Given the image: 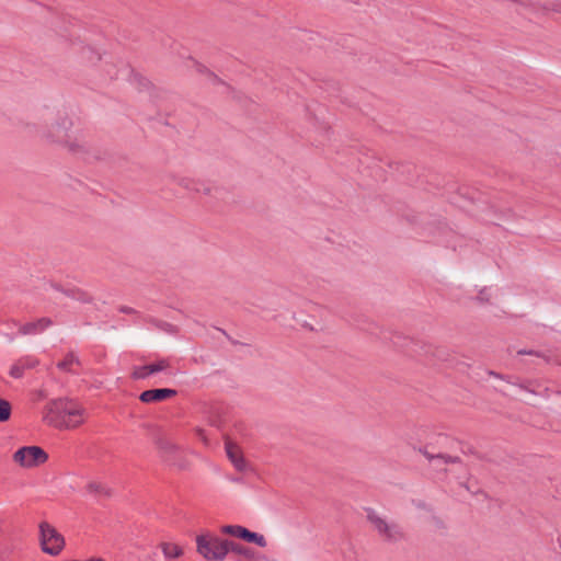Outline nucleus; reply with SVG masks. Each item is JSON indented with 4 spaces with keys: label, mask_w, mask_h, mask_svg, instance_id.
Returning a JSON list of instances; mask_svg holds the SVG:
<instances>
[{
    "label": "nucleus",
    "mask_w": 561,
    "mask_h": 561,
    "mask_svg": "<svg viewBox=\"0 0 561 561\" xmlns=\"http://www.w3.org/2000/svg\"><path fill=\"white\" fill-rule=\"evenodd\" d=\"M151 376L149 364L136 366L133 369L131 377L134 379H146Z\"/></svg>",
    "instance_id": "21"
},
{
    "label": "nucleus",
    "mask_w": 561,
    "mask_h": 561,
    "mask_svg": "<svg viewBox=\"0 0 561 561\" xmlns=\"http://www.w3.org/2000/svg\"><path fill=\"white\" fill-rule=\"evenodd\" d=\"M517 354L518 355H533V356H537V357L543 358L546 362H549V357L545 353L538 352V351H534V350L523 348V350L517 351Z\"/></svg>",
    "instance_id": "23"
},
{
    "label": "nucleus",
    "mask_w": 561,
    "mask_h": 561,
    "mask_svg": "<svg viewBox=\"0 0 561 561\" xmlns=\"http://www.w3.org/2000/svg\"><path fill=\"white\" fill-rule=\"evenodd\" d=\"M47 459V453L38 446H24L13 454V460L23 468L38 467Z\"/></svg>",
    "instance_id": "6"
},
{
    "label": "nucleus",
    "mask_w": 561,
    "mask_h": 561,
    "mask_svg": "<svg viewBox=\"0 0 561 561\" xmlns=\"http://www.w3.org/2000/svg\"><path fill=\"white\" fill-rule=\"evenodd\" d=\"M420 451L430 462L437 461L440 463L442 460L437 459V454L428 453L426 449H420Z\"/></svg>",
    "instance_id": "24"
},
{
    "label": "nucleus",
    "mask_w": 561,
    "mask_h": 561,
    "mask_svg": "<svg viewBox=\"0 0 561 561\" xmlns=\"http://www.w3.org/2000/svg\"><path fill=\"white\" fill-rule=\"evenodd\" d=\"M471 453V449L463 450V454Z\"/></svg>",
    "instance_id": "30"
},
{
    "label": "nucleus",
    "mask_w": 561,
    "mask_h": 561,
    "mask_svg": "<svg viewBox=\"0 0 561 561\" xmlns=\"http://www.w3.org/2000/svg\"><path fill=\"white\" fill-rule=\"evenodd\" d=\"M478 299L481 300V301H488V298H486V289H483L480 291L479 296H478Z\"/></svg>",
    "instance_id": "25"
},
{
    "label": "nucleus",
    "mask_w": 561,
    "mask_h": 561,
    "mask_svg": "<svg viewBox=\"0 0 561 561\" xmlns=\"http://www.w3.org/2000/svg\"><path fill=\"white\" fill-rule=\"evenodd\" d=\"M118 77V73L115 72L114 75L111 73V79H114V78H117Z\"/></svg>",
    "instance_id": "29"
},
{
    "label": "nucleus",
    "mask_w": 561,
    "mask_h": 561,
    "mask_svg": "<svg viewBox=\"0 0 561 561\" xmlns=\"http://www.w3.org/2000/svg\"><path fill=\"white\" fill-rule=\"evenodd\" d=\"M471 453V449L463 450V454Z\"/></svg>",
    "instance_id": "32"
},
{
    "label": "nucleus",
    "mask_w": 561,
    "mask_h": 561,
    "mask_svg": "<svg viewBox=\"0 0 561 561\" xmlns=\"http://www.w3.org/2000/svg\"><path fill=\"white\" fill-rule=\"evenodd\" d=\"M56 290H60L62 291L66 296L72 298V299H76V300H79L81 302H90L91 301V297L80 290V289H77V288H71V289H61L58 285H51Z\"/></svg>",
    "instance_id": "15"
},
{
    "label": "nucleus",
    "mask_w": 561,
    "mask_h": 561,
    "mask_svg": "<svg viewBox=\"0 0 561 561\" xmlns=\"http://www.w3.org/2000/svg\"><path fill=\"white\" fill-rule=\"evenodd\" d=\"M193 62H194V65H195V67H196V70H197L198 72H201V73H202V72H205V71H206V68H205L203 65H201V64H198L197 61H194V60H193Z\"/></svg>",
    "instance_id": "26"
},
{
    "label": "nucleus",
    "mask_w": 561,
    "mask_h": 561,
    "mask_svg": "<svg viewBox=\"0 0 561 561\" xmlns=\"http://www.w3.org/2000/svg\"><path fill=\"white\" fill-rule=\"evenodd\" d=\"M181 184L186 188V190H190V191H195V192H205V193H209V188L208 187H205L204 185L195 182L194 180H190V179H183L181 181Z\"/></svg>",
    "instance_id": "20"
},
{
    "label": "nucleus",
    "mask_w": 561,
    "mask_h": 561,
    "mask_svg": "<svg viewBox=\"0 0 561 561\" xmlns=\"http://www.w3.org/2000/svg\"><path fill=\"white\" fill-rule=\"evenodd\" d=\"M220 531L222 534L240 538L247 542H253L262 548L266 547L267 545L263 535L250 531L248 528L240 525H225L220 528Z\"/></svg>",
    "instance_id": "7"
},
{
    "label": "nucleus",
    "mask_w": 561,
    "mask_h": 561,
    "mask_svg": "<svg viewBox=\"0 0 561 561\" xmlns=\"http://www.w3.org/2000/svg\"><path fill=\"white\" fill-rule=\"evenodd\" d=\"M366 513L367 520L383 541L398 542L404 538V533L397 523L388 522L373 508L366 510Z\"/></svg>",
    "instance_id": "4"
},
{
    "label": "nucleus",
    "mask_w": 561,
    "mask_h": 561,
    "mask_svg": "<svg viewBox=\"0 0 561 561\" xmlns=\"http://www.w3.org/2000/svg\"><path fill=\"white\" fill-rule=\"evenodd\" d=\"M71 125V119L68 116H60L56 122L46 125L42 129L41 136L47 142L62 145L73 153L84 152L87 150V144L77 140L72 141L69 137L68 133Z\"/></svg>",
    "instance_id": "2"
},
{
    "label": "nucleus",
    "mask_w": 561,
    "mask_h": 561,
    "mask_svg": "<svg viewBox=\"0 0 561 561\" xmlns=\"http://www.w3.org/2000/svg\"><path fill=\"white\" fill-rule=\"evenodd\" d=\"M471 453V449L463 450V454Z\"/></svg>",
    "instance_id": "31"
},
{
    "label": "nucleus",
    "mask_w": 561,
    "mask_h": 561,
    "mask_svg": "<svg viewBox=\"0 0 561 561\" xmlns=\"http://www.w3.org/2000/svg\"><path fill=\"white\" fill-rule=\"evenodd\" d=\"M122 312H131V309L130 308H127V307H123L121 309Z\"/></svg>",
    "instance_id": "28"
},
{
    "label": "nucleus",
    "mask_w": 561,
    "mask_h": 561,
    "mask_svg": "<svg viewBox=\"0 0 561 561\" xmlns=\"http://www.w3.org/2000/svg\"><path fill=\"white\" fill-rule=\"evenodd\" d=\"M149 367H150L151 375H154V374H158L161 371L171 374L169 371L171 364H170V360L167 358H161V359H158L157 362L150 363Z\"/></svg>",
    "instance_id": "18"
},
{
    "label": "nucleus",
    "mask_w": 561,
    "mask_h": 561,
    "mask_svg": "<svg viewBox=\"0 0 561 561\" xmlns=\"http://www.w3.org/2000/svg\"><path fill=\"white\" fill-rule=\"evenodd\" d=\"M157 447L164 461L173 462L174 455L178 451V446L167 438H159L157 440Z\"/></svg>",
    "instance_id": "12"
},
{
    "label": "nucleus",
    "mask_w": 561,
    "mask_h": 561,
    "mask_svg": "<svg viewBox=\"0 0 561 561\" xmlns=\"http://www.w3.org/2000/svg\"><path fill=\"white\" fill-rule=\"evenodd\" d=\"M87 491L96 497L107 499L111 497L113 494L112 489L107 484L99 481L89 482L87 484Z\"/></svg>",
    "instance_id": "13"
},
{
    "label": "nucleus",
    "mask_w": 561,
    "mask_h": 561,
    "mask_svg": "<svg viewBox=\"0 0 561 561\" xmlns=\"http://www.w3.org/2000/svg\"><path fill=\"white\" fill-rule=\"evenodd\" d=\"M50 325H53L51 319L43 317L35 321L20 325L19 333L22 335H36L44 332Z\"/></svg>",
    "instance_id": "10"
},
{
    "label": "nucleus",
    "mask_w": 561,
    "mask_h": 561,
    "mask_svg": "<svg viewBox=\"0 0 561 561\" xmlns=\"http://www.w3.org/2000/svg\"><path fill=\"white\" fill-rule=\"evenodd\" d=\"M38 363L33 356L21 357L11 366L9 374L15 379L22 378L25 370L35 368Z\"/></svg>",
    "instance_id": "11"
},
{
    "label": "nucleus",
    "mask_w": 561,
    "mask_h": 561,
    "mask_svg": "<svg viewBox=\"0 0 561 561\" xmlns=\"http://www.w3.org/2000/svg\"><path fill=\"white\" fill-rule=\"evenodd\" d=\"M38 528L42 551L51 557L59 556L66 545L64 536L47 522H42Z\"/></svg>",
    "instance_id": "5"
},
{
    "label": "nucleus",
    "mask_w": 561,
    "mask_h": 561,
    "mask_svg": "<svg viewBox=\"0 0 561 561\" xmlns=\"http://www.w3.org/2000/svg\"><path fill=\"white\" fill-rule=\"evenodd\" d=\"M225 449H226L227 457L231 461L233 467L240 472L245 471L248 468V462L244 459L240 447L236 443H233L231 439L226 438L225 439Z\"/></svg>",
    "instance_id": "8"
},
{
    "label": "nucleus",
    "mask_w": 561,
    "mask_h": 561,
    "mask_svg": "<svg viewBox=\"0 0 561 561\" xmlns=\"http://www.w3.org/2000/svg\"><path fill=\"white\" fill-rule=\"evenodd\" d=\"M197 435H198V437H199L203 442H205V443L207 442L206 436H205V431H204V430L198 428V430H197Z\"/></svg>",
    "instance_id": "27"
},
{
    "label": "nucleus",
    "mask_w": 561,
    "mask_h": 561,
    "mask_svg": "<svg viewBox=\"0 0 561 561\" xmlns=\"http://www.w3.org/2000/svg\"><path fill=\"white\" fill-rule=\"evenodd\" d=\"M80 364H81V363H80L79 357H78L75 353L69 352V353L65 356V358H64L61 362H59V363L57 364V367H58V369L64 370V371L75 373V370L72 369V367H73L75 365L79 366Z\"/></svg>",
    "instance_id": "14"
},
{
    "label": "nucleus",
    "mask_w": 561,
    "mask_h": 561,
    "mask_svg": "<svg viewBox=\"0 0 561 561\" xmlns=\"http://www.w3.org/2000/svg\"><path fill=\"white\" fill-rule=\"evenodd\" d=\"M12 412L11 403L5 399H0V423L7 422Z\"/></svg>",
    "instance_id": "19"
},
{
    "label": "nucleus",
    "mask_w": 561,
    "mask_h": 561,
    "mask_svg": "<svg viewBox=\"0 0 561 561\" xmlns=\"http://www.w3.org/2000/svg\"><path fill=\"white\" fill-rule=\"evenodd\" d=\"M83 410L67 400L51 401L44 414V421L57 428H75L83 422Z\"/></svg>",
    "instance_id": "1"
},
{
    "label": "nucleus",
    "mask_w": 561,
    "mask_h": 561,
    "mask_svg": "<svg viewBox=\"0 0 561 561\" xmlns=\"http://www.w3.org/2000/svg\"><path fill=\"white\" fill-rule=\"evenodd\" d=\"M437 459H440V463L447 465V463H459L461 462V459L457 456H449L446 454H437Z\"/></svg>",
    "instance_id": "22"
},
{
    "label": "nucleus",
    "mask_w": 561,
    "mask_h": 561,
    "mask_svg": "<svg viewBox=\"0 0 561 561\" xmlns=\"http://www.w3.org/2000/svg\"><path fill=\"white\" fill-rule=\"evenodd\" d=\"M228 539H221L210 533L196 537V550L207 561H222L227 557Z\"/></svg>",
    "instance_id": "3"
},
{
    "label": "nucleus",
    "mask_w": 561,
    "mask_h": 561,
    "mask_svg": "<svg viewBox=\"0 0 561 561\" xmlns=\"http://www.w3.org/2000/svg\"><path fill=\"white\" fill-rule=\"evenodd\" d=\"M234 552L239 556H242V557H245V558H252L253 557V553L251 551L250 548L248 547H244L238 542H234V541H231V540H228V543H227V553L228 552Z\"/></svg>",
    "instance_id": "17"
},
{
    "label": "nucleus",
    "mask_w": 561,
    "mask_h": 561,
    "mask_svg": "<svg viewBox=\"0 0 561 561\" xmlns=\"http://www.w3.org/2000/svg\"><path fill=\"white\" fill-rule=\"evenodd\" d=\"M490 374H491V375H493V376H496V377L499 376V375H497V374H495L494 371H491Z\"/></svg>",
    "instance_id": "33"
},
{
    "label": "nucleus",
    "mask_w": 561,
    "mask_h": 561,
    "mask_svg": "<svg viewBox=\"0 0 561 561\" xmlns=\"http://www.w3.org/2000/svg\"><path fill=\"white\" fill-rule=\"evenodd\" d=\"M176 390L169 388L150 389L140 393L139 399L144 403H153L176 396Z\"/></svg>",
    "instance_id": "9"
},
{
    "label": "nucleus",
    "mask_w": 561,
    "mask_h": 561,
    "mask_svg": "<svg viewBox=\"0 0 561 561\" xmlns=\"http://www.w3.org/2000/svg\"><path fill=\"white\" fill-rule=\"evenodd\" d=\"M161 549L164 557L168 559H176L183 554V549L173 542H163Z\"/></svg>",
    "instance_id": "16"
}]
</instances>
